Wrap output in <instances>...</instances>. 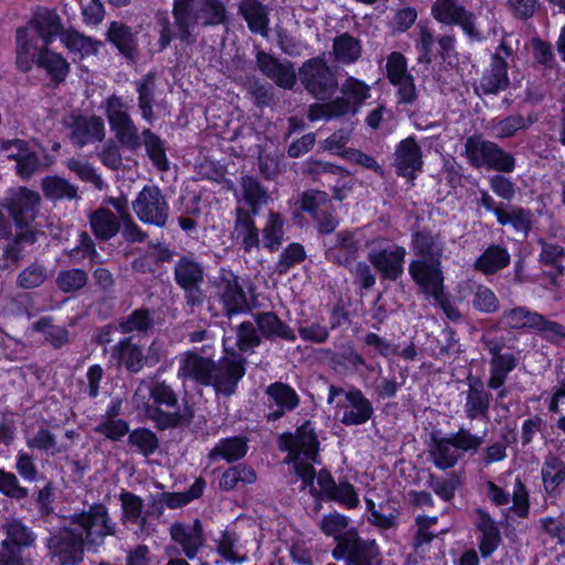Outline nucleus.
I'll list each match as a JSON object with an SVG mask.
<instances>
[{"mask_svg":"<svg viewBox=\"0 0 565 565\" xmlns=\"http://www.w3.org/2000/svg\"><path fill=\"white\" fill-rule=\"evenodd\" d=\"M256 472L252 467L237 465L227 469L221 477L220 486L224 490H233L242 484H249L256 481Z\"/></svg>","mask_w":565,"mask_h":565,"instance_id":"53","label":"nucleus"},{"mask_svg":"<svg viewBox=\"0 0 565 565\" xmlns=\"http://www.w3.org/2000/svg\"><path fill=\"white\" fill-rule=\"evenodd\" d=\"M465 156L477 169L486 168L501 173H510L515 169V158L497 142L484 139L481 135H472L465 143Z\"/></svg>","mask_w":565,"mask_h":565,"instance_id":"5","label":"nucleus"},{"mask_svg":"<svg viewBox=\"0 0 565 565\" xmlns=\"http://www.w3.org/2000/svg\"><path fill=\"white\" fill-rule=\"evenodd\" d=\"M536 120L531 115L527 118L519 114L508 116L503 119L493 118L488 122V128L497 139L512 138L519 130L526 129Z\"/></svg>","mask_w":565,"mask_h":565,"instance_id":"32","label":"nucleus"},{"mask_svg":"<svg viewBox=\"0 0 565 565\" xmlns=\"http://www.w3.org/2000/svg\"><path fill=\"white\" fill-rule=\"evenodd\" d=\"M42 49L38 46L36 39L26 28L17 30V65L22 72H28L36 63Z\"/></svg>","mask_w":565,"mask_h":565,"instance_id":"30","label":"nucleus"},{"mask_svg":"<svg viewBox=\"0 0 565 565\" xmlns=\"http://www.w3.org/2000/svg\"><path fill=\"white\" fill-rule=\"evenodd\" d=\"M477 527L481 533L479 550L483 557H489L500 545L502 539L495 522L483 511H479Z\"/></svg>","mask_w":565,"mask_h":565,"instance_id":"33","label":"nucleus"},{"mask_svg":"<svg viewBox=\"0 0 565 565\" xmlns=\"http://www.w3.org/2000/svg\"><path fill=\"white\" fill-rule=\"evenodd\" d=\"M332 54L337 62L353 64L362 55L361 41L350 33H342L333 39Z\"/></svg>","mask_w":565,"mask_h":565,"instance_id":"34","label":"nucleus"},{"mask_svg":"<svg viewBox=\"0 0 565 565\" xmlns=\"http://www.w3.org/2000/svg\"><path fill=\"white\" fill-rule=\"evenodd\" d=\"M32 329L36 332L43 333L45 340L54 349H61L70 342L68 330L64 327L53 324V320L50 317H43L34 322Z\"/></svg>","mask_w":565,"mask_h":565,"instance_id":"49","label":"nucleus"},{"mask_svg":"<svg viewBox=\"0 0 565 565\" xmlns=\"http://www.w3.org/2000/svg\"><path fill=\"white\" fill-rule=\"evenodd\" d=\"M533 330H535L541 338L554 344L565 340V327L547 319L541 313L537 315Z\"/></svg>","mask_w":565,"mask_h":565,"instance_id":"59","label":"nucleus"},{"mask_svg":"<svg viewBox=\"0 0 565 565\" xmlns=\"http://www.w3.org/2000/svg\"><path fill=\"white\" fill-rule=\"evenodd\" d=\"M265 394L268 407L271 409L267 415L268 422L280 419L286 413L299 406L300 397L297 392L286 383L275 382L267 386Z\"/></svg>","mask_w":565,"mask_h":565,"instance_id":"17","label":"nucleus"},{"mask_svg":"<svg viewBox=\"0 0 565 565\" xmlns=\"http://www.w3.org/2000/svg\"><path fill=\"white\" fill-rule=\"evenodd\" d=\"M510 263V254L499 245L489 246L476 260L475 268L490 275L507 267Z\"/></svg>","mask_w":565,"mask_h":565,"instance_id":"40","label":"nucleus"},{"mask_svg":"<svg viewBox=\"0 0 565 565\" xmlns=\"http://www.w3.org/2000/svg\"><path fill=\"white\" fill-rule=\"evenodd\" d=\"M122 508V521L128 523L145 524L146 518L142 516L143 501L140 497L129 491H122L119 495Z\"/></svg>","mask_w":565,"mask_h":565,"instance_id":"54","label":"nucleus"},{"mask_svg":"<svg viewBox=\"0 0 565 565\" xmlns=\"http://www.w3.org/2000/svg\"><path fill=\"white\" fill-rule=\"evenodd\" d=\"M539 312L531 311L525 307H516L502 313V322L511 329L530 328L533 329Z\"/></svg>","mask_w":565,"mask_h":565,"instance_id":"58","label":"nucleus"},{"mask_svg":"<svg viewBox=\"0 0 565 565\" xmlns=\"http://www.w3.org/2000/svg\"><path fill=\"white\" fill-rule=\"evenodd\" d=\"M237 201H245L250 207L249 213L257 215L259 207L267 204L269 194L259 181L250 175H243L239 180V190L235 192Z\"/></svg>","mask_w":565,"mask_h":565,"instance_id":"28","label":"nucleus"},{"mask_svg":"<svg viewBox=\"0 0 565 565\" xmlns=\"http://www.w3.org/2000/svg\"><path fill=\"white\" fill-rule=\"evenodd\" d=\"M217 292L227 316L249 310L246 294L238 277L230 270H222L217 282Z\"/></svg>","mask_w":565,"mask_h":565,"instance_id":"16","label":"nucleus"},{"mask_svg":"<svg viewBox=\"0 0 565 565\" xmlns=\"http://www.w3.org/2000/svg\"><path fill=\"white\" fill-rule=\"evenodd\" d=\"M41 198L39 193L21 188L11 198L10 214L19 227H28L36 217Z\"/></svg>","mask_w":565,"mask_h":565,"instance_id":"20","label":"nucleus"},{"mask_svg":"<svg viewBox=\"0 0 565 565\" xmlns=\"http://www.w3.org/2000/svg\"><path fill=\"white\" fill-rule=\"evenodd\" d=\"M88 280L85 270L73 268L58 273L56 285L63 292H74L82 289Z\"/></svg>","mask_w":565,"mask_h":565,"instance_id":"63","label":"nucleus"},{"mask_svg":"<svg viewBox=\"0 0 565 565\" xmlns=\"http://www.w3.org/2000/svg\"><path fill=\"white\" fill-rule=\"evenodd\" d=\"M67 523L46 539L47 556L53 565H77L85 550L97 553L108 536H117L118 526L103 503L66 518Z\"/></svg>","mask_w":565,"mask_h":565,"instance_id":"1","label":"nucleus"},{"mask_svg":"<svg viewBox=\"0 0 565 565\" xmlns=\"http://www.w3.org/2000/svg\"><path fill=\"white\" fill-rule=\"evenodd\" d=\"M483 435H475L470 429L460 427L456 433L441 435L430 434L428 456L436 468L447 470L454 468L466 452H477L484 443Z\"/></svg>","mask_w":565,"mask_h":565,"instance_id":"4","label":"nucleus"},{"mask_svg":"<svg viewBox=\"0 0 565 565\" xmlns=\"http://www.w3.org/2000/svg\"><path fill=\"white\" fill-rule=\"evenodd\" d=\"M394 166L398 174L408 180H414L415 172L422 169V149L413 137H408L397 145Z\"/></svg>","mask_w":565,"mask_h":565,"instance_id":"22","label":"nucleus"},{"mask_svg":"<svg viewBox=\"0 0 565 565\" xmlns=\"http://www.w3.org/2000/svg\"><path fill=\"white\" fill-rule=\"evenodd\" d=\"M350 520L348 516L338 512L326 514L319 522V527L323 534L333 539H341L349 531Z\"/></svg>","mask_w":565,"mask_h":565,"instance_id":"61","label":"nucleus"},{"mask_svg":"<svg viewBox=\"0 0 565 565\" xmlns=\"http://www.w3.org/2000/svg\"><path fill=\"white\" fill-rule=\"evenodd\" d=\"M89 222L95 236L103 241L110 239L119 231L116 215L107 209L96 210L92 213Z\"/></svg>","mask_w":565,"mask_h":565,"instance_id":"42","label":"nucleus"},{"mask_svg":"<svg viewBox=\"0 0 565 565\" xmlns=\"http://www.w3.org/2000/svg\"><path fill=\"white\" fill-rule=\"evenodd\" d=\"M128 444L146 457L154 454L160 445L157 435L147 428H138L130 431Z\"/></svg>","mask_w":565,"mask_h":565,"instance_id":"56","label":"nucleus"},{"mask_svg":"<svg viewBox=\"0 0 565 565\" xmlns=\"http://www.w3.org/2000/svg\"><path fill=\"white\" fill-rule=\"evenodd\" d=\"M298 74L306 90L319 100L329 99L338 89L335 73L323 56L303 62Z\"/></svg>","mask_w":565,"mask_h":565,"instance_id":"7","label":"nucleus"},{"mask_svg":"<svg viewBox=\"0 0 565 565\" xmlns=\"http://www.w3.org/2000/svg\"><path fill=\"white\" fill-rule=\"evenodd\" d=\"M142 223L164 227L169 218V204L161 189L154 184L145 185L131 203Z\"/></svg>","mask_w":565,"mask_h":565,"instance_id":"10","label":"nucleus"},{"mask_svg":"<svg viewBox=\"0 0 565 565\" xmlns=\"http://www.w3.org/2000/svg\"><path fill=\"white\" fill-rule=\"evenodd\" d=\"M516 366V360L512 354L492 358L490 361V379L487 386L498 390L503 386L509 373Z\"/></svg>","mask_w":565,"mask_h":565,"instance_id":"47","label":"nucleus"},{"mask_svg":"<svg viewBox=\"0 0 565 565\" xmlns=\"http://www.w3.org/2000/svg\"><path fill=\"white\" fill-rule=\"evenodd\" d=\"M338 396L344 397L337 403V407L343 409L341 417L342 424L347 426H358L365 424L372 418L374 414L372 403L361 390L352 388L345 391L331 385L329 387L328 403L332 404Z\"/></svg>","mask_w":565,"mask_h":565,"instance_id":"9","label":"nucleus"},{"mask_svg":"<svg viewBox=\"0 0 565 565\" xmlns=\"http://www.w3.org/2000/svg\"><path fill=\"white\" fill-rule=\"evenodd\" d=\"M367 259L381 274L383 280L396 281L404 273L406 249L385 239H375L369 244Z\"/></svg>","mask_w":565,"mask_h":565,"instance_id":"8","label":"nucleus"},{"mask_svg":"<svg viewBox=\"0 0 565 565\" xmlns=\"http://www.w3.org/2000/svg\"><path fill=\"white\" fill-rule=\"evenodd\" d=\"M430 13L436 21L443 24L460 25L473 41H481L483 38L475 24V14L461 6L458 0H435Z\"/></svg>","mask_w":565,"mask_h":565,"instance_id":"12","label":"nucleus"},{"mask_svg":"<svg viewBox=\"0 0 565 565\" xmlns=\"http://www.w3.org/2000/svg\"><path fill=\"white\" fill-rule=\"evenodd\" d=\"M246 359L237 354L225 356L215 363L211 374V386L217 394L231 396L235 393L239 380L245 375Z\"/></svg>","mask_w":565,"mask_h":565,"instance_id":"14","label":"nucleus"},{"mask_svg":"<svg viewBox=\"0 0 565 565\" xmlns=\"http://www.w3.org/2000/svg\"><path fill=\"white\" fill-rule=\"evenodd\" d=\"M234 233L241 239V245L246 253H250L253 248L259 246L258 228L255 225L252 213L238 206L235 210Z\"/></svg>","mask_w":565,"mask_h":565,"instance_id":"29","label":"nucleus"},{"mask_svg":"<svg viewBox=\"0 0 565 565\" xmlns=\"http://www.w3.org/2000/svg\"><path fill=\"white\" fill-rule=\"evenodd\" d=\"M262 334L250 321L242 322L237 328V347L242 352L253 351L262 343Z\"/></svg>","mask_w":565,"mask_h":565,"instance_id":"64","label":"nucleus"},{"mask_svg":"<svg viewBox=\"0 0 565 565\" xmlns=\"http://www.w3.org/2000/svg\"><path fill=\"white\" fill-rule=\"evenodd\" d=\"M472 307L484 313H492L499 309V299L494 292L482 285H476L472 290Z\"/></svg>","mask_w":565,"mask_h":565,"instance_id":"62","label":"nucleus"},{"mask_svg":"<svg viewBox=\"0 0 565 565\" xmlns=\"http://www.w3.org/2000/svg\"><path fill=\"white\" fill-rule=\"evenodd\" d=\"M107 39L119 50V52L132 58L137 49V40L131 29L120 22L110 23L107 32Z\"/></svg>","mask_w":565,"mask_h":565,"instance_id":"38","label":"nucleus"},{"mask_svg":"<svg viewBox=\"0 0 565 565\" xmlns=\"http://www.w3.org/2000/svg\"><path fill=\"white\" fill-rule=\"evenodd\" d=\"M7 539L1 543V550L20 551L31 547L35 540V533L19 520H10L3 525Z\"/></svg>","mask_w":565,"mask_h":565,"instance_id":"31","label":"nucleus"},{"mask_svg":"<svg viewBox=\"0 0 565 565\" xmlns=\"http://www.w3.org/2000/svg\"><path fill=\"white\" fill-rule=\"evenodd\" d=\"M302 211L309 213L312 217L322 215L323 212L333 206L328 193L319 190H309L302 193L300 199Z\"/></svg>","mask_w":565,"mask_h":565,"instance_id":"55","label":"nucleus"},{"mask_svg":"<svg viewBox=\"0 0 565 565\" xmlns=\"http://www.w3.org/2000/svg\"><path fill=\"white\" fill-rule=\"evenodd\" d=\"M512 54V49L502 40L495 52L491 55L489 67L484 70L476 86L478 94L498 95L510 86L508 58Z\"/></svg>","mask_w":565,"mask_h":565,"instance_id":"11","label":"nucleus"},{"mask_svg":"<svg viewBox=\"0 0 565 565\" xmlns=\"http://www.w3.org/2000/svg\"><path fill=\"white\" fill-rule=\"evenodd\" d=\"M239 13L254 33L264 34L268 29V12L258 0H243L238 6Z\"/></svg>","mask_w":565,"mask_h":565,"instance_id":"36","label":"nucleus"},{"mask_svg":"<svg viewBox=\"0 0 565 565\" xmlns=\"http://www.w3.org/2000/svg\"><path fill=\"white\" fill-rule=\"evenodd\" d=\"M215 369V362L204 358L194 351L184 352L179 362L178 379L185 383L194 382L203 386H210L211 374Z\"/></svg>","mask_w":565,"mask_h":565,"instance_id":"15","label":"nucleus"},{"mask_svg":"<svg viewBox=\"0 0 565 565\" xmlns=\"http://www.w3.org/2000/svg\"><path fill=\"white\" fill-rule=\"evenodd\" d=\"M103 107L115 141L128 150H137L141 146V134L129 114V105L121 96L113 94L104 100Z\"/></svg>","mask_w":565,"mask_h":565,"instance_id":"6","label":"nucleus"},{"mask_svg":"<svg viewBox=\"0 0 565 565\" xmlns=\"http://www.w3.org/2000/svg\"><path fill=\"white\" fill-rule=\"evenodd\" d=\"M106 130L104 121L98 116H77L73 118L70 138L78 148L93 141H102Z\"/></svg>","mask_w":565,"mask_h":565,"instance_id":"23","label":"nucleus"},{"mask_svg":"<svg viewBox=\"0 0 565 565\" xmlns=\"http://www.w3.org/2000/svg\"><path fill=\"white\" fill-rule=\"evenodd\" d=\"M110 358L128 372L138 373L145 366L143 349L134 342L132 337H125L111 349Z\"/></svg>","mask_w":565,"mask_h":565,"instance_id":"24","label":"nucleus"},{"mask_svg":"<svg viewBox=\"0 0 565 565\" xmlns=\"http://www.w3.org/2000/svg\"><path fill=\"white\" fill-rule=\"evenodd\" d=\"M26 445L29 448L41 450L50 456L70 449V445L58 444L55 435L45 427L39 428L34 435L26 437Z\"/></svg>","mask_w":565,"mask_h":565,"instance_id":"45","label":"nucleus"},{"mask_svg":"<svg viewBox=\"0 0 565 565\" xmlns=\"http://www.w3.org/2000/svg\"><path fill=\"white\" fill-rule=\"evenodd\" d=\"M247 449V438L245 437L234 436L224 438L221 439L209 452V459L215 460L221 457L227 462H233L242 459L246 455Z\"/></svg>","mask_w":565,"mask_h":565,"instance_id":"35","label":"nucleus"},{"mask_svg":"<svg viewBox=\"0 0 565 565\" xmlns=\"http://www.w3.org/2000/svg\"><path fill=\"white\" fill-rule=\"evenodd\" d=\"M419 289L427 298H431L436 306L440 307L448 319L451 321H459L461 319L460 311L452 305L449 295L445 290L444 279L419 286Z\"/></svg>","mask_w":565,"mask_h":565,"instance_id":"39","label":"nucleus"},{"mask_svg":"<svg viewBox=\"0 0 565 565\" xmlns=\"http://www.w3.org/2000/svg\"><path fill=\"white\" fill-rule=\"evenodd\" d=\"M172 540L181 545L183 553L190 559L194 558L203 546L205 539L202 523L195 519L192 523H174L170 526Z\"/></svg>","mask_w":565,"mask_h":565,"instance_id":"21","label":"nucleus"},{"mask_svg":"<svg viewBox=\"0 0 565 565\" xmlns=\"http://www.w3.org/2000/svg\"><path fill=\"white\" fill-rule=\"evenodd\" d=\"M411 248L416 258L409 263L408 273L418 287L444 279L441 263L446 243L439 232L415 231Z\"/></svg>","mask_w":565,"mask_h":565,"instance_id":"2","label":"nucleus"},{"mask_svg":"<svg viewBox=\"0 0 565 565\" xmlns=\"http://www.w3.org/2000/svg\"><path fill=\"white\" fill-rule=\"evenodd\" d=\"M44 195L51 200L75 199L77 198V188L66 179L53 175L46 177L42 181Z\"/></svg>","mask_w":565,"mask_h":565,"instance_id":"50","label":"nucleus"},{"mask_svg":"<svg viewBox=\"0 0 565 565\" xmlns=\"http://www.w3.org/2000/svg\"><path fill=\"white\" fill-rule=\"evenodd\" d=\"M254 321L262 337L267 340H284L294 342L297 339L294 330L287 323H285L275 312H257L254 315Z\"/></svg>","mask_w":565,"mask_h":565,"instance_id":"25","label":"nucleus"},{"mask_svg":"<svg viewBox=\"0 0 565 565\" xmlns=\"http://www.w3.org/2000/svg\"><path fill=\"white\" fill-rule=\"evenodd\" d=\"M427 486L445 502H450L456 491L462 486V477L458 472H451L448 477H438L430 473Z\"/></svg>","mask_w":565,"mask_h":565,"instance_id":"43","label":"nucleus"},{"mask_svg":"<svg viewBox=\"0 0 565 565\" xmlns=\"http://www.w3.org/2000/svg\"><path fill=\"white\" fill-rule=\"evenodd\" d=\"M279 449L288 452L285 461L294 463L296 475L302 480L305 488L310 487L312 493L316 476L312 463L319 462V440L311 423L307 420L295 434L280 435Z\"/></svg>","mask_w":565,"mask_h":565,"instance_id":"3","label":"nucleus"},{"mask_svg":"<svg viewBox=\"0 0 565 565\" xmlns=\"http://www.w3.org/2000/svg\"><path fill=\"white\" fill-rule=\"evenodd\" d=\"M349 565H382L381 553L375 541H363L356 533V542L349 556Z\"/></svg>","mask_w":565,"mask_h":565,"instance_id":"41","label":"nucleus"},{"mask_svg":"<svg viewBox=\"0 0 565 565\" xmlns=\"http://www.w3.org/2000/svg\"><path fill=\"white\" fill-rule=\"evenodd\" d=\"M545 490L554 492L565 479V463L556 456L548 455L542 467Z\"/></svg>","mask_w":565,"mask_h":565,"instance_id":"51","label":"nucleus"},{"mask_svg":"<svg viewBox=\"0 0 565 565\" xmlns=\"http://www.w3.org/2000/svg\"><path fill=\"white\" fill-rule=\"evenodd\" d=\"M201 2L198 19L202 20L203 25H217L226 20V10L222 1L201 0Z\"/></svg>","mask_w":565,"mask_h":565,"instance_id":"60","label":"nucleus"},{"mask_svg":"<svg viewBox=\"0 0 565 565\" xmlns=\"http://www.w3.org/2000/svg\"><path fill=\"white\" fill-rule=\"evenodd\" d=\"M193 0H173V18L178 28V38L183 42L191 41V11Z\"/></svg>","mask_w":565,"mask_h":565,"instance_id":"52","label":"nucleus"},{"mask_svg":"<svg viewBox=\"0 0 565 565\" xmlns=\"http://www.w3.org/2000/svg\"><path fill=\"white\" fill-rule=\"evenodd\" d=\"M465 414L468 419H488L491 394L486 390L480 377L467 376Z\"/></svg>","mask_w":565,"mask_h":565,"instance_id":"19","label":"nucleus"},{"mask_svg":"<svg viewBox=\"0 0 565 565\" xmlns=\"http://www.w3.org/2000/svg\"><path fill=\"white\" fill-rule=\"evenodd\" d=\"M141 145H143L152 164L159 171L167 172L170 169V162L166 153L164 142L148 128L141 131Z\"/></svg>","mask_w":565,"mask_h":565,"instance_id":"37","label":"nucleus"},{"mask_svg":"<svg viewBox=\"0 0 565 565\" xmlns=\"http://www.w3.org/2000/svg\"><path fill=\"white\" fill-rule=\"evenodd\" d=\"M154 326L153 317L145 308L134 310L129 316L118 321V329L124 334L132 332L147 333Z\"/></svg>","mask_w":565,"mask_h":565,"instance_id":"44","label":"nucleus"},{"mask_svg":"<svg viewBox=\"0 0 565 565\" xmlns=\"http://www.w3.org/2000/svg\"><path fill=\"white\" fill-rule=\"evenodd\" d=\"M203 279V266L189 255L180 256L174 265V280L184 290L188 305L196 306L204 301L200 288Z\"/></svg>","mask_w":565,"mask_h":565,"instance_id":"13","label":"nucleus"},{"mask_svg":"<svg viewBox=\"0 0 565 565\" xmlns=\"http://www.w3.org/2000/svg\"><path fill=\"white\" fill-rule=\"evenodd\" d=\"M532 213L529 210L511 206L509 210L499 211L497 221L500 225L511 224L516 231L527 233L531 227Z\"/></svg>","mask_w":565,"mask_h":565,"instance_id":"57","label":"nucleus"},{"mask_svg":"<svg viewBox=\"0 0 565 565\" xmlns=\"http://www.w3.org/2000/svg\"><path fill=\"white\" fill-rule=\"evenodd\" d=\"M257 66L260 72L275 84L285 89H291L297 81L294 65L286 61L280 62L270 54L259 51L256 55Z\"/></svg>","mask_w":565,"mask_h":565,"instance_id":"18","label":"nucleus"},{"mask_svg":"<svg viewBox=\"0 0 565 565\" xmlns=\"http://www.w3.org/2000/svg\"><path fill=\"white\" fill-rule=\"evenodd\" d=\"M154 77L151 74L146 75L141 81L137 83L138 106L143 119L150 124L154 119Z\"/></svg>","mask_w":565,"mask_h":565,"instance_id":"48","label":"nucleus"},{"mask_svg":"<svg viewBox=\"0 0 565 565\" xmlns=\"http://www.w3.org/2000/svg\"><path fill=\"white\" fill-rule=\"evenodd\" d=\"M361 247V242L355 237V233L341 231L335 235V242L327 252L328 259L339 265H348L356 257Z\"/></svg>","mask_w":565,"mask_h":565,"instance_id":"27","label":"nucleus"},{"mask_svg":"<svg viewBox=\"0 0 565 565\" xmlns=\"http://www.w3.org/2000/svg\"><path fill=\"white\" fill-rule=\"evenodd\" d=\"M39 67L45 70L47 74L56 82L64 81L68 73V63L65 58L47 47H43L36 60Z\"/></svg>","mask_w":565,"mask_h":565,"instance_id":"46","label":"nucleus"},{"mask_svg":"<svg viewBox=\"0 0 565 565\" xmlns=\"http://www.w3.org/2000/svg\"><path fill=\"white\" fill-rule=\"evenodd\" d=\"M31 24L45 45L52 43L55 38L61 36L64 32L61 18L53 9L38 8L33 13Z\"/></svg>","mask_w":565,"mask_h":565,"instance_id":"26","label":"nucleus"}]
</instances>
